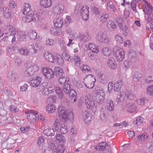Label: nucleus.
<instances>
[{"label":"nucleus","mask_w":153,"mask_h":153,"mask_svg":"<svg viewBox=\"0 0 153 153\" xmlns=\"http://www.w3.org/2000/svg\"><path fill=\"white\" fill-rule=\"evenodd\" d=\"M96 39L97 41L102 44H109L111 42V39L106 34L102 31H100L98 33Z\"/></svg>","instance_id":"f257e3e1"},{"label":"nucleus","mask_w":153,"mask_h":153,"mask_svg":"<svg viewBox=\"0 0 153 153\" xmlns=\"http://www.w3.org/2000/svg\"><path fill=\"white\" fill-rule=\"evenodd\" d=\"M113 55L115 59L118 61H121L124 59L125 53L123 49L115 46L113 49Z\"/></svg>","instance_id":"f03ea898"},{"label":"nucleus","mask_w":153,"mask_h":153,"mask_svg":"<svg viewBox=\"0 0 153 153\" xmlns=\"http://www.w3.org/2000/svg\"><path fill=\"white\" fill-rule=\"evenodd\" d=\"M58 111L60 120L65 122L69 119V114L65 108L60 107L58 108Z\"/></svg>","instance_id":"7ed1b4c3"},{"label":"nucleus","mask_w":153,"mask_h":153,"mask_svg":"<svg viewBox=\"0 0 153 153\" xmlns=\"http://www.w3.org/2000/svg\"><path fill=\"white\" fill-rule=\"evenodd\" d=\"M96 81L95 78L91 75L87 76L84 79V83L85 86L89 89L93 88Z\"/></svg>","instance_id":"20e7f679"},{"label":"nucleus","mask_w":153,"mask_h":153,"mask_svg":"<svg viewBox=\"0 0 153 153\" xmlns=\"http://www.w3.org/2000/svg\"><path fill=\"white\" fill-rule=\"evenodd\" d=\"M27 16L22 18L23 21L27 22H30L31 21L37 22L39 21L40 16L39 15L34 13L33 14L31 13H28Z\"/></svg>","instance_id":"39448f33"},{"label":"nucleus","mask_w":153,"mask_h":153,"mask_svg":"<svg viewBox=\"0 0 153 153\" xmlns=\"http://www.w3.org/2000/svg\"><path fill=\"white\" fill-rule=\"evenodd\" d=\"M135 97L134 94L132 91L126 90L124 92H121L120 94V100L121 101L126 98L128 100H134Z\"/></svg>","instance_id":"423d86ee"},{"label":"nucleus","mask_w":153,"mask_h":153,"mask_svg":"<svg viewBox=\"0 0 153 153\" xmlns=\"http://www.w3.org/2000/svg\"><path fill=\"white\" fill-rule=\"evenodd\" d=\"M80 15L84 21H87L89 18V8L86 5H84L80 9Z\"/></svg>","instance_id":"0eeeda50"},{"label":"nucleus","mask_w":153,"mask_h":153,"mask_svg":"<svg viewBox=\"0 0 153 153\" xmlns=\"http://www.w3.org/2000/svg\"><path fill=\"white\" fill-rule=\"evenodd\" d=\"M26 114H27V118L30 122H34L37 119V116H38L36 111L32 110L27 111L26 112Z\"/></svg>","instance_id":"6e6552de"},{"label":"nucleus","mask_w":153,"mask_h":153,"mask_svg":"<svg viewBox=\"0 0 153 153\" xmlns=\"http://www.w3.org/2000/svg\"><path fill=\"white\" fill-rule=\"evenodd\" d=\"M39 68L36 65H34L29 67L25 71V75L27 76H30L34 74L38 70Z\"/></svg>","instance_id":"1a4fd4ad"},{"label":"nucleus","mask_w":153,"mask_h":153,"mask_svg":"<svg viewBox=\"0 0 153 153\" xmlns=\"http://www.w3.org/2000/svg\"><path fill=\"white\" fill-rule=\"evenodd\" d=\"M83 118L85 123L86 125H88L91 122L92 115L88 111H85L83 114Z\"/></svg>","instance_id":"9d476101"},{"label":"nucleus","mask_w":153,"mask_h":153,"mask_svg":"<svg viewBox=\"0 0 153 153\" xmlns=\"http://www.w3.org/2000/svg\"><path fill=\"white\" fill-rule=\"evenodd\" d=\"M43 73L47 79H50L53 77V72L52 70L49 68H43L42 70Z\"/></svg>","instance_id":"9b49d317"},{"label":"nucleus","mask_w":153,"mask_h":153,"mask_svg":"<svg viewBox=\"0 0 153 153\" xmlns=\"http://www.w3.org/2000/svg\"><path fill=\"white\" fill-rule=\"evenodd\" d=\"M64 9V7L63 4H58L53 8L52 10L55 14H60L63 12Z\"/></svg>","instance_id":"f8f14e48"},{"label":"nucleus","mask_w":153,"mask_h":153,"mask_svg":"<svg viewBox=\"0 0 153 153\" xmlns=\"http://www.w3.org/2000/svg\"><path fill=\"white\" fill-rule=\"evenodd\" d=\"M85 103L88 109L92 108V111L94 112L97 109L96 107H94V102L93 101H90L89 99L87 98L85 99Z\"/></svg>","instance_id":"ddd939ff"},{"label":"nucleus","mask_w":153,"mask_h":153,"mask_svg":"<svg viewBox=\"0 0 153 153\" xmlns=\"http://www.w3.org/2000/svg\"><path fill=\"white\" fill-rule=\"evenodd\" d=\"M41 79L38 76L33 78L30 80V85L33 87L38 86L41 82Z\"/></svg>","instance_id":"4468645a"},{"label":"nucleus","mask_w":153,"mask_h":153,"mask_svg":"<svg viewBox=\"0 0 153 153\" xmlns=\"http://www.w3.org/2000/svg\"><path fill=\"white\" fill-rule=\"evenodd\" d=\"M27 35L30 39L32 40L37 39L39 40L42 39L41 36H37L36 33L34 30H30L28 33Z\"/></svg>","instance_id":"2eb2a0df"},{"label":"nucleus","mask_w":153,"mask_h":153,"mask_svg":"<svg viewBox=\"0 0 153 153\" xmlns=\"http://www.w3.org/2000/svg\"><path fill=\"white\" fill-rule=\"evenodd\" d=\"M145 7L143 8V11L146 14L148 15L149 13H151L153 10V7L149 3H148L146 1H145Z\"/></svg>","instance_id":"dca6fc26"},{"label":"nucleus","mask_w":153,"mask_h":153,"mask_svg":"<svg viewBox=\"0 0 153 153\" xmlns=\"http://www.w3.org/2000/svg\"><path fill=\"white\" fill-rule=\"evenodd\" d=\"M69 94L70 100L71 102L73 103L76 101V93L75 90L72 89H71Z\"/></svg>","instance_id":"f3484780"},{"label":"nucleus","mask_w":153,"mask_h":153,"mask_svg":"<svg viewBox=\"0 0 153 153\" xmlns=\"http://www.w3.org/2000/svg\"><path fill=\"white\" fill-rule=\"evenodd\" d=\"M107 25L108 30L111 31L115 30L117 27L115 22L111 20L107 22Z\"/></svg>","instance_id":"a211bd4d"},{"label":"nucleus","mask_w":153,"mask_h":153,"mask_svg":"<svg viewBox=\"0 0 153 153\" xmlns=\"http://www.w3.org/2000/svg\"><path fill=\"white\" fill-rule=\"evenodd\" d=\"M80 41L83 42H87L89 39V34L88 32L80 34L79 35Z\"/></svg>","instance_id":"6ab92c4d"},{"label":"nucleus","mask_w":153,"mask_h":153,"mask_svg":"<svg viewBox=\"0 0 153 153\" xmlns=\"http://www.w3.org/2000/svg\"><path fill=\"white\" fill-rule=\"evenodd\" d=\"M1 11L3 12L4 18L8 19L11 16V12L8 8L1 7Z\"/></svg>","instance_id":"aec40b11"},{"label":"nucleus","mask_w":153,"mask_h":153,"mask_svg":"<svg viewBox=\"0 0 153 153\" xmlns=\"http://www.w3.org/2000/svg\"><path fill=\"white\" fill-rule=\"evenodd\" d=\"M52 0H40V5L45 8L50 7L52 4Z\"/></svg>","instance_id":"412c9836"},{"label":"nucleus","mask_w":153,"mask_h":153,"mask_svg":"<svg viewBox=\"0 0 153 153\" xmlns=\"http://www.w3.org/2000/svg\"><path fill=\"white\" fill-rule=\"evenodd\" d=\"M108 65L112 69H115L116 67V64L114 58L110 57L109 58L107 62Z\"/></svg>","instance_id":"4be33fe9"},{"label":"nucleus","mask_w":153,"mask_h":153,"mask_svg":"<svg viewBox=\"0 0 153 153\" xmlns=\"http://www.w3.org/2000/svg\"><path fill=\"white\" fill-rule=\"evenodd\" d=\"M44 56L48 61L51 62H54L56 56L53 55L52 54L49 52H47L44 54Z\"/></svg>","instance_id":"5701e85b"},{"label":"nucleus","mask_w":153,"mask_h":153,"mask_svg":"<svg viewBox=\"0 0 153 153\" xmlns=\"http://www.w3.org/2000/svg\"><path fill=\"white\" fill-rule=\"evenodd\" d=\"M127 110L131 113L134 112L136 111V106L133 103H128L126 105Z\"/></svg>","instance_id":"b1692460"},{"label":"nucleus","mask_w":153,"mask_h":153,"mask_svg":"<svg viewBox=\"0 0 153 153\" xmlns=\"http://www.w3.org/2000/svg\"><path fill=\"white\" fill-rule=\"evenodd\" d=\"M53 22L55 26L57 28H60L63 24V20L60 18L55 19Z\"/></svg>","instance_id":"393cba45"},{"label":"nucleus","mask_w":153,"mask_h":153,"mask_svg":"<svg viewBox=\"0 0 153 153\" xmlns=\"http://www.w3.org/2000/svg\"><path fill=\"white\" fill-rule=\"evenodd\" d=\"M54 62L58 64L60 66H62L64 64L63 59L61 56L59 55H56V57Z\"/></svg>","instance_id":"a878e982"},{"label":"nucleus","mask_w":153,"mask_h":153,"mask_svg":"<svg viewBox=\"0 0 153 153\" xmlns=\"http://www.w3.org/2000/svg\"><path fill=\"white\" fill-rule=\"evenodd\" d=\"M114 104L113 102L111 100H108L106 102V109L110 111L114 109Z\"/></svg>","instance_id":"bb28decb"},{"label":"nucleus","mask_w":153,"mask_h":153,"mask_svg":"<svg viewBox=\"0 0 153 153\" xmlns=\"http://www.w3.org/2000/svg\"><path fill=\"white\" fill-rule=\"evenodd\" d=\"M32 10L31 7L29 4L25 3L23 13L25 15H27L28 13H30L32 11Z\"/></svg>","instance_id":"cd10ccee"},{"label":"nucleus","mask_w":153,"mask_h":153,"mask_svg":"<svg viewBox=\"0 0 153 153\" xmlns=\"http://www.w3.org/2000/svg\"><path fill=\"white\" fill-rule=\"evenodd\" d=\"M123 83V81L122 79H120L117 81L114 85V91H118L120 90Z\"/></svg>","instance_id":"c85d7f7f"},{"label":"nucleus","mask_w":153,"mask_h":153,"mask_svg":"<svg viewBox=\"0 0 153 153\" xmlns=\"http://www.w3.org/2000/svg\"><path fill=\"white\" fill-rule=\"evenodd\" d=\"M6 29L10 32V34H13L16 33H17L18 31L16 29L14 25H11L9 24H8L7 25Z\"/></svg>","instance_id":"c756f323"},{"label":"nucleus","mask_w":153,"mask_h":153,"mask_svg":"<svg viewBox=\"0 0 153 153\" xmlns=\"http://www.w3.org/2000/svg\"><path fill=\"white\" fill-rule=\"evenodd\" d=\"M54 71L55 74L58 77L62 76L64 73L62 69L58 67H56L54 68Z\"/></svg>","instance_id":"7c9ffc66"},{"label":"nucleus","mask_w":153,"mask_h":153,"mask_svg":"<svg viewBox=\"0 0 153 153\" xmlns=\"http://www.w3.org/2000/svg\"><path fill=\"white\" fill-rule=\"evenodd\" d=\"M88 48L92 52L95 53H97L99 52L98 47L93 43H89Z\"/></svg>","instance_id":"2f4dec72"},{"label":"nucleus","mask_w":153,"mask_h":153,"mask_svg":"<svg viewBox=\"0 0 153 153\" xmlns=\"http://www.w3.org/2000/svg\"><path fill=\"white\" fill-rule=\"evenodd\" d=\"M105 93L100 95H96L95 100L97 102L102 103L104 101L105 98Z\"/></svg>","instance_id":"473e14b6"},{"label":"nucleus","mask_w":153,"mask_h":153,"mask_svg":"<svg viewBox=\"0 0 153 153\" xmlns=\"http://www.w3.org/2000/svg\"><path fill=\"white\" fill-rule=\"evenodd\" d=\"M51 33L54 35H62V32L60 29H58L55 28H52L50 29Z\"/></svg>","instance_id":"72a5a7b5"},{"label":"nucleus","mask_w":153,"mask_h":153,"mask_svg":"<svg viewBox=\"0 0 153 153\" xmlns=\"http://www.w3.org/2000/svg\"><path fill=\"white\" fill-rule=\"evenodd\" d=\"M107 144L105 142H102L100 143L98 146H97L95 147V149L97 150L103 151L105 150Z\"/></svg>","instance_id":"f704fd0d"},{"label":"nucleus","mask_w":153,"mask_h":153,"mask_svg":"<svg viewBox=\"0 0 153 153\" xmlns=\"http://www.w3.org/2000/svg\"><path fill=\"white\" fill-rule=\"evenodd\" d=\"M107 9H110L114 13L117 11V9L114 4L112 1H109L107 4Z\"/></svg>","instance_id":"c9c22d12"},{"label":"nucleus","mask_w":153,"mask_h":153,"mask_svg":"<svg viewBox=\"0 0 153 153\" xmlns=\"http://www.w3.org/2000/svg\"><path fill=\"white\" fill-rule=\"evenodd\" d=\"M43 133L47 136H53L55 134V131L53 128H48L44 131Z\"/></svg>","instance_id":"e433bc0d"},{"label":"nucleus","mask_w":153,"mask_h":153,"mask_svg":"<svg viewBox=\"0 0 153 153\" xmlns=\"http://www.w3.org/2000/svg\"><path fill=\"white\" fill-rule=\"evenodd\" d=\"M56 109V107L53 104H48L46 107V110L49 113H53Z\"/></svg>","instance_id":"4c0bfd02"},{"label":"nucleus","mask_w":153,"mask_h":153,"mask_svg":"<svg viewBox=\"0 0 153 153\" xmlns=\"http://www.w3.org/2000/svg\"><path fill=\"white\" fill-rule=\"evenodd\" d=\"M16 74L14 73L10 72L8 73V78L11 82L15 81L16 79Z\"/></svg>","instance_id":"58836bf2"},{"label":"nucleus","mask_w":153,"mask_h":153,"mask_svg":"<svg viewBox=\"0 0 153 153\" xmlns=\"http://www.w3.org/2000/svg\"><path fill=\"white\" fill-rule=\"evenodd\" d=\"M48 148L52 151L54 152L56 149V147L54 143L50 139L48 140Z\"/></svg>","instance_id":"ea45409f"},{"label":"nucleus","mask_w":153,"mask_h":153,"mask_svg":"<svg viewBox=\"0 0 153 153\" xmlns=\"http://www.w3.org/2000/svg\"><path fill=\"white\" fill-rule=\"evenodd\" d=\"M101 52L104 56H109L111 54V51L108 47H104L101 50Z\"/></svg>","instance_id":"a19ab883"},{"label":"nucleus","mask_w":153,"mask_h":153,"mask_svg":"<svg viewBox=\"0 0 153 153\" xmlns=\"http://www.w3.org/2000/svg\"><path fill=\"white\" fill-rule=\"evenodd\" d=\"M108 14L106 13H103L100 17L99 20L100 22L102 23H104L107 21L108 17Z\"/></svg>","instance_id":"79ce46f5"},{"label":"nucleus","mask_w":153,"mask_h":153,"mask_svg":"<svg viewBox=\"0 0 153 153\" xmlns=\"http://www.w3.org/2000/svg\"><path fill=\"white\" fill-rule=\"evenodd\" d=\"M56 138L58 143L62 144L65 142V137L60 134H58L56 135Z\"/></svg>","instance_id":"37998d69"},{"label":"nucleus","mask_w":153,"mask_h":153,"mask_svg":"<svg viewBox=\"0 0 153 153\" xmlns=\"http://www.w3.org/2000/svg\"><path fill=\"white\" fill-rule=\"evenodd\" d=\"M94 92L95 93L96 95H100L105 93L104 90L100 86L97 87L95 88L94 90Z\"/></svg>","instance_id":"c03bdc74"},{"label":"nucleus","mask_w":153,"mask_h":153,"mask_svg":"<svg viewBox=\"0 0 153 153\" xmlns=\"http://www.w3.org/2000/svg\"><path fill=\"white\" fill-rule=\"evenodd\" d=\"M69 79L67 76H63L59 79V82L61 85H63L69 82Z\"/></svg>","instance_id":"a18cd8bd"},{"label":"nucleus","mask_w":153,"mask_h":153,"mask_svg":"<svg viewBox=\"0 0 153 153\" xmlns=\"http://www.w3.org/2000/svg\"><path fill=\"white\" fill-rule=\"evenodd\" d=\"M142 76V74L141 73L139 72L136 71L134 72L133 76V80L135 81H138Z\"/></svg>","instance_id":"49530a36"},{"label":"nucleus","mask_w":153,"mask_h":153,"mask_svg":"<svg viewBox=\"0 0 153 153\" xmlns=\"http://www.w3.org/2000/svg\"><path fill=\"white\" fill-rule=\"evenodd\" d=\"M108 115V113L105 110H101L100 111V118L102 120H105L107 119Z\"/></svg>","instance_id":"de8ad7c7"},{"label":"nucleus","mask_w":153,"mask_h":153,"mask_svg":"<svg viewBox=\"0 0 153 153\" xmlns=\"http://www.w3.org/2000/svg\"><path fill=\"white\" fill-rule=\"evenodd\" d=\"M55 92L60 99L63 98V94L61 88L58 87H56Z\"/></svg>","instance_id":"09e8293b"},{"label":"nucleus","mask_w":153,"mask_h":153,"mask_svg":"<svg viewBox=\"0 0 153 153\" xmlns=\"http://www.w3.org/2000/svg\"><path fill=\"white\" fill-rule=\"evenodd\" d=\"M17 35L18 36L20 37V41H23L26 40V35L25 33H23V32L21 31H18L17 32Z\"/></svg>","instance_id":"8fccbe9b"},{"label":"nucleus","mask_w":153,"mask_h":153,"mask_svg":"<svg viewBox=\"0 0 153 153\" xmlns=\"http://www.w3.org/2000/svg\"><path fill=\"white\" fill-rule=\"evenodd\" d=\"M54 90L53 89L52 87H49L48 88H45L44 90V94L48 95L49 94L53 92Z\"/></svg>","instance_id":"3c124183"},{"label":"nucleus","mask_w":153,"mask_h":153,"mask_svg":"<svg viewBox=\"0 0 153 153\" xmlns=\"http://www.w3.org/2000/svg\"><path fill=\"white\" fill-rule=\"evenodd\" d=\"M65 149V147L64 146L60 145L57 146L55 152L56 153H63Z\"/></svg>","instance_id":"603ef678"},{"label":"nucleus","mask_w":153,"mask_h":153,"mask_svg":"<svg viewBox=\"0 0 153 153\" xmlns=\"http://www.w3.org/2000/svg\"><path fill=\"white\" fill-rule=\"evenodd\" d=\"M143 121V118L141 117H137L135 120L133 121V123L134 124L136 125H140Z\"/></svg>","instance_id":"864d4df0"},{"label":"nucleus","mask_w":153,"mask_h":153,"mask_svg":"<svg viewBox=\"0 0 153 153\" xmlns=\"http://www.w3.org/2000/svg\"><path fill=\"white\" fill-rule=\"evenodd\" d=\"M60 124L59 121L58 119H56L54 121V123L53 126V130H59V126H60Z\"/></svg>","instance_id":"5fc2aeb1"},{"label":"nucleus","mask_w":153,"mask_h":153,"mask_svg":"<svg viewBox=\"0 0 153 153\" xmlns=\"http://www.w3.org/2000/svg\"><path fill=\"white\" fill-rule=\"evenodd\" d=\"M67 32L68 34H69L70 36H71L72 37H74V38H77V36L75 32L72 29L69 28L67 29Z\"/></svg>","instance_id":"6e6d98bb"},{"label":"nucleus","mask_w":153,"mask_h":153,"mask_svg":"<svg viewBox=\"0 0 153 153\" xmlns=\"http://www.w3.org/2000/svg\"><path fill=\"white\" fill-rule=\"evenodd\" d=\"M63 91L66 94H68L70 92V86L68 84L64 85L63 86Z\"/></svg>","instance_id":"4d7b16f0"},{"label":"nucleus","mask_w":153,"mask_h":153,"mask_svg":"<svg viewBox=\"0 0 153 153\" xmlns=\"http://www.w3.org/2000/svg\"><path fill=\"white\" fill-rule=\"evenodd\" d=\"M60 130V132L62 134H65L68 132L67 128L64 124L61 125Z\"/></svg>","instance_id":"13d9d810"},{"label":"nucleus","mask_w":153,"mask_h":153,"mask_svg":"<svg viewBox=\"0 0 153 153\" xmlns=\"http://www.w3.org/2000/svg\"><path fill=\"white\" fill-rule=\"evenodd\" d=\"M63 57L66 60L70 62H72L73 58L70 55L66 53H64L62 55Z\"/></svg>","instance_id":"bf43d9fd"},{"label":"nucleus","mask_w":153,"mask_h":153,"mask_svg":"<svg viewBox=\"0 0 153 153\" xmlns=\"http://www.w3.org/2000/svg\"><path fill=\"white\" fill-rule=\"evenodd\" d=\"M19 52L22 55L28 56L29 55V52L26 48H21L19 50Z\"/></svg>","instance_id":"052dcab7"},{"label":"nucleus","mask_w":153,"mask_h":153,"mask_svg":"<svg viewBox=\"0 0 153 153\" xmlns=\"http://www.w3.org/2000/svg\"><path fill=\"white\" fill-rule=\"evenodd\" d=\"M147 102V100L146 98H143L140 100H138L136 102L137 104H139V105L143 106L145 105Z\"/></svg>","instance_id":"680f3d73"},{"label":"nucleus","mask_w":153,"mask_h":153,"mask_svg":"<svg viewBox=\"0 0 153 153\" xmlns=\"http://www.w3.org/2000/svg\"><path fill=\"white\" fill-rule=\"evenodd\" d=\"M74 59L75 60V65L77 67L79 66L81 62L79 56L78 55H75L74 56Z\"/></svg>","instance_id":"e2e57ef3"},{"label":"nucleus","mask_w":153,"mask_h":153,"mask_svg":"<svg viewBox=\"0 0 153 153\" xmlns=\"http://www.w3.org/2000/svg\"><path fill=\"white\" fill-rule=\"evenodd\" d=\"M131 62L128 60H125L124 61L123 63V67L126 69L128 68L131 65Z\"/></svg>","instance_id":"0e129e2a"},{"label":"nucleus","mask_w":153,"mask_h":153,"mask_svg":"<svg viewBox=\"0 0 153 153\" xmlns=\"http://www.w3.org/2000/svg\"><path fill=\"white\" fill-rule=\"evenodd\" d=\"M14 61L18 66H19L22 62V60L18 56H16L14 57Z\"/></svg>","instance_id":"69168bd1"},{"label":"nucleus","mask_w":153,"mask_h":153,"mask_svg":"<svg viewBox=\"0 0 153 153\" xmlns=\"http://www.w3.org/2000/svg\"><path fill=\"white\" fill-rule=\"evenodd\" d=\"M68 142L70 145L71 146H73L75 145V137L73 135L71 136L69 139Z\"/></svg>","instance_id":"338daca9"},{"label":"nucleus","mask_w":153,"mask_h":153,"mask_svg":"<svg viewBox=\"0 0 153 153\" xmlns=\"http://www.w3.org/2000/svg\"><path fill=\"white\" fill-rule=\"evenodd\" d=\"M147 93L148 94L150 95H153V85L148 87L147 88Z\"/></svg>","instance_id":"774afa93"}]
</instances>
